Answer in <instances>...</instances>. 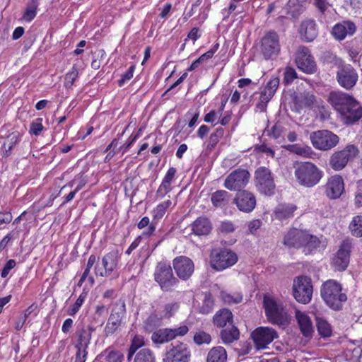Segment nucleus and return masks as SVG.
<instances>
[{"instance_id": "bf43d9fd", "label": "nucleus", "mask_w": 362, "mask_h": 362, "mask_svg": "<svg viewBox=\"0 0 362 362\" xmlns=\"http://www.w3.org/2000/svg\"><path fill=\"white\" fill-rule=\"evenodd\" d=\"M36 5L28 7L23 15V18L26 21H32L36 16Z\"/></svg>"}, {"instance_id": "680f3d73", "label": "nucleus", "mask_w": 362, "mask_h": 362, "mask_svg": "<svg viewBox=\"0 0 362 362\" xmlns=\"http://www.w3.org/2000/svg\"><path fill=\"white\" fill-rule=\"evenodd\" d=\"M223 134V129L221 128L216 129V132L211 134L209 142L212 147H214L218 142L219 138L221 137Z\"/></svg>"}, {"instance_id": "393cba45", "label": "nucleus", "mask_w": 362, "mask_h": 362, "mask_svg": "<svg viewBox=\"0 0 362 362\" xmlns=\"http://www.w3.org/2000/svg\"><path fill=\"white\" fill-rule=\"evenodd\" d=\"M353 98L351 95L346 93L332 91L329 94L328 101L340 114Z\"/></svg>"}, {"instance_id": "5701e85b", "label": "nucleus", "mask_w": 362, "mask_h": 362, "mask_svg": "<svg viewBox=\"0 0 362 362\" xmlns=\"http://www.w3.org/2000/svg\"><path fill=\"white\" fill-rule=\"evenodd\" d=\"M279 85V78L272 77L267 83L264 89L262 91L259 102L257 104V108L260 111H265L267 103L272 98Z\"/></svg>"}, {"instance_id": "f03ea898", "label": "nucleus", "mask_w": 362, "mask_h": 362, "mask_svg": "<svg viewBox=\"0 0 362 362\" xmlns=\"http://www.w3.org/2000/svg\"><path fill=\"white\" fill-rule=\"evenodd\" d=\"M294 176L300 186L313 187L322 177V172L311 162H300L294 165Z\"/></svg>"}, {"instance_id": "ea45409f", "label": "nucleus", "mask_w": 362, "mask_h": 362, "mask_svg": "<svg viewBox=\"0 0 362 362\" xmlns=\"http://www.w3.org/2000/svg\"><path fill=\"white\" fill-rule=\"evenodd\" d=\"M317 329L322 337H328L332 334V328L328 322L322 318L316 317Z\"/></svg>"}, {"instance_id": "603ef678", "label": "nucleus", "mask_w": 362, "mask_h": 362, "mask_svg": "<svg viewBox=\"0 0 362 362\" xmlns=\"http://www.w3.org/2000/svg\"><path fill=\"white\" fill-rule=\"evenodd\" d=\"M284 132V127L279 124H275L270 130H268V135L275 139H279Z\"/></svg>"}, {"instance_id": "6ab92c4d", "label": "nucleus", "mask_w": 362, "mask_h": 362, "mask_svg": "<svg viewBox=\"0 0 362 362\" xmlns=\"http://www.w3.org/2000/svg\"><path fill=\"white\" fill-rule=\"evenodd\" d=\"M337 81L346 90L353 88L358 81V74L351 65H342L337 74Z\"/></svg>"}, {"instance_id": "ddd939ff", "label": "nucleus", "mask_w": 362, "mask_h": 362, "mask_svg": "<svg viewBox=\"0 0 362 362\" xmlns=\"http://www.w3.org/2000/svg\"><path fill=\"white\" fill-rule=\"evenodd\" d=\"M190 351L186 344L176 341L171 344L163 362H189Z\"/></svg>"}, {"instance_id": "58836bf2", "label": "nucleus", "mask_w": 362, "mask_h": 362, "mask_svg": "<svg viewBox=\"0 0 362 362\" xmlns=\"http://www.w3.org/2000/svg\"><path fill=\"white\" fill-rule=\"evenodd\" d=\"M151 339L155 344H164L171 341V335L168 328L160 329L153 333Z\"/></svg>"}, {"instance_id": "f257e3e1", "label": "nucleus", "mask_w": 362, "mask_h": 362, "mask_svg": "<svg viewBox=\"0 0 362 362\" xmlns=\"http://www.w3.org/2000/svg\"><path fill=\"white\" fill-rule=\"evenodd\" d=\"M283 243L288 247H303L304 252L310 253L320 246V240L306 230L293 228L284 235Z\"/></svg>"}, {"instance_id": "13d9d810", "label": "nucleus", "mask_w": 362, "mask_h": 362, "mask_svg": "<svg viewBox=\"0 0 362 362\" xmlns=\"http://www.w3.org/2000/svg\"><path fill=\"white\" fill-rule=\"evenodd\" d=\"M84 301V297L81 295L76 300L73 306L69 310L68 313L69 315H74L79 310L80 307Z\"/></svg>"}, {"instance_id": "4c0bfd02", "label": "nucleus", "mask_w": 362, "mask_h": 362, "mask_svg": "<svg viewBox=\"0 0 362 362\" xmlns=\"http://www.w3.org/2000/svg\"><path fill=\"white\" fill-rule=\"evenodd\" d=\"M230 195L225 190H218L212 194L211 202L216 207H221L228 204Z\"/></svg>"}, {"instance_id": "3c124183", "label": "nucleus", "mask_w": 362, "mask_h": 362, "mask_svg": "<svg viewBox=\"0 0 362 362\" xmlns=\"http://www.w3.org/2000/svg\"><path fill=\"white\" fill-rule=\"evenodd\" d=\"M78 72L75 66H73L71 70L66 74L64 86L66 88H71L74 81L77 78Z\"/></svg>"}, {"instance_id": "f3484780", "label": "nucleus", "mask_w": 362, "mask_h": 362, "mask_svg": "<svg viewBox=\"0 0 362 362\" xmlns=\"http://www.w3.org/2000/svg\"><path fill=\"white\" fill-rule=\"evenodd\" d=\"M296 63L298 68L307 74L316 71L317 65L308 48L300 47L296 52Z\"/></svg>"}, {"instance_id": "0e129e2a", "label": "nucleus", "mask_w": 362, "mask_h": 362, "mask_svg": "<svg viewBox=\"0 0 362 362\" xmlns=\"http://www.w3.org/2000/svg\"><path fill=\"white\" fill-rule=\"evenodd\" d=\"M142 342L139 340L137 338H134L133 339L132 344L129 348V354H128V360L129 361L131 358L132 357L134 353L136 351V350L142 345Z\"/></svg>"}, {"instance_id": "4d7b16f0", "label": "nucleus", "mask_w": 362, "mask_h": 362, "mask_svg": "<svg viewBox=\"0 0 362 362\" xmlns=\"http://www.w3.org/2000/svg\"><path fill=\"white\" fill-rule=\"evenodd\" d=\"M314 2L315 6L322 14H324L331 6L328 0H314Z\"/></svg>"}, {"instance_id": "de8ad7c7", "label": "nucleus", "mask_w": 362, "mask_h": 362, "mask_svg": "<svg viewBox=\"0 0 362 362\" xmlns=\"http://www.w3.org/2000/svg\"><path fill=\"white\" fill-rule=\"evenodd\" d=\"M214 307V299L210 293H205L202 305L200 308V312L206 314L211 312Z\"/></svg>"}, {"instance_id": "864d4df0", "label": "nucleus", "mask_w": 362, "mask_h": 362, "mask_svg": "<svg viewBox=\"0 0 362 362\" xmlns=\"http://www.w3.org/2000/svg\"><path fill=\"white\" fill-rule=\"evenodd\" d=\"M297 78V73L295 69L291 67H287L284 72V83L286 84L291 83Z\"/></svg>"}, {"instance_id": "72a5a7b5", "label": "nucleus", "mask_w": 362, "mask_h": 362, "mask_svg": "<svg viewBox=\"0 0 362 362\" xmlns=\"http://www.w3.org/2000/svg\"><path fill=\"white\" fill-rule=\"evenodd\" d=\"M21 137V133L15 131L9 134L6 138V141L4 142L2 146L3 155L6 157L11 154L13 147L18 142Z\"/></svg>"}, {"instance_id": "338daca9", "label": "nucleus", "mask_w": 362, "mask_h": 362, "mask_svg": "<svg viewBox=\"0 0 362 362\" xmlns=\"http://www.w3.org/2000/svg\"><path fill=\"white\" fill-rule=\"evenodd\" d=\"M175 173L176 169L173 167L170 168L163 181L171 185V182L175 177Z\"/></svg>"}, {"instance_id": "c9c22d12", "label": "nucleus", "mask_w": 362, "mask_h": 362, "mask_svg": "<svg viewBox=\"0 0 362 362\" xmlns=\"http://www.w3.org/2000/svg\"><path fill=\"white\" fill-rule=\"evenodd\" d=\"M286 148L298 156L304 158H312L315 155V152L308 146H300L298 144L288 145Z\"/></svg>"}, {"instance_id": "5fc2aeb1", "label": "nucleus", "mask_w": 362, "mask_h": 362, "mask_svg": "<svg viewBox=\"0 0 362 362\" xmlns=\"http://www.w3.org/2000/svg\"><path fill=\"white\" fill-rule=\"evenodd\" d=\"M169 331L171 335V339L173 340L176 337L185 335L188 332L189 329L187 326L182 325L177 328L169 329Z\"/></svg>"}, {"instance_id": "20e7f679", "label": "nucleus", "mask_w": 362, "mask_h": 362, "mask_svg": "<svg viewBox=\"0 0 362 362\" xmlns=\"http://www.w3.org/2000/svg\"><path fill=\"white\" fill-rule=\"evenodd\" d=\"M263 305L268 320L272 324L283 325L287 320V313L283 303L270 296L265 295Z\"/></svg>"}, {"instance_id": "a211bd4d", "label": "nucleus", "mask_w": 362, "mask_h": 362, "mask_svg": "<svg viewBox=\"0 0 362 362\" xmlns=\"http://www.w3.org/2000/svg\"><path fill=\"white\" fill-rule=\"evenodd\" d=\"M119 254L118 250H112L102 258V265L95 268V274L100 276H108L117 268Z\"/></svg>"}, {"instance_id": "0eeeda50", "label": "nucleus", "mask_w": 362, "mask_h": 362, "mask_svg": "<svg viewBox=\"0 0 362 362\" xmlns=\"http://www.w3.org/2000/svg\"><path fill=\"white\" fill-rule=\"evenodd\" d=\"M237 261V255L230 250H214L211 254V266L217 271L228 268L235 264Z\"/></svg>"}, {"instance_id": "473e14b6", "label": "nucleus", "mask_w": 362, "mask_h": 362, "mask_svg": "<svg viewBox=\"0 0 362 362\" xmlns=\"http://www.w3.org/2000/svg\"><path fill=\"white\" fill-rule=\"evenodd\" d=\"M213 320L217 327H223L227 323L232 324L233 314L228 309L223 308L215 314Z\"/></svg>"}, {"instance_id": "7ed1b4c3", "label": "nucleus", "mask_w": 362, "mask_h": 362, "mask_svg": "<svg viewBox=\"0 0 362 362\" xmlns=\"http://www.w3.org/2000/svg\"><path fill=\"white\" fill-rule=\"evenodd\" d=\"M341 286L334 280L325 281L321 288V296L326 304L334 310H339L346 301V295L341 292Z\"/></svg>"}, {"instance_id": "6e6552de", "label": "nucleus", "mask_w": 362, "mask_h": 362, "mask_svg": "<svg viewBox=\"0 0 362 362\" xmlns=\"http://www.w3.org/2000/svg\"><path fill=\"white\" fill-rule=\"evenodd\" d=\"M293 294L298 302L308 303L313 294L310 279L307 276H298L295 279L293 284Z\"/></svg>"}, {"instance_id": "e2e57ef3", "label": "nucleus", "mask_w": 362, "mask_h": 362, "mask_svg": "<svg viewBox=\"0 0 362 362\" xmlns=\"http://www.w3.org/2000/svg\"><path fill=\"white\" fill-rule=\"evenodd\" d=\"M219 231L223 233H229L235 230L234 225L230 221L222 222L219 228Z\"/></svg>"}, {"instance_id": "b1692460", "label": "nucleus", "mask_w": 362, "mask_h": 362, "mask_svg": "<svg viewBox=\"0 0 362 362\" xmlns=\"http://www.w3.org/2000/svg\"><path fill=\"white\" fill-rule=\"evenodd\" d=\"M344 191V184L342 177L340 175L331 177L325 186V192L330 199H337L340 197Z\"/></svg>"}, {"instance_id": "423d86ee", "label": "nucleus", "mask_w": 362, "mask_h": 362, "mask_svg": "<svg viewBox=\"0 0 362 362\" xmlns=\"http://www.w3.org/2000/svg\"><path fill=\"white\" fill-rule=\"evenodd\" d=\"M310 139L313 146L320 151H328L339 143V137L328 130H319L310 134Z\"/></svg>"}, {"instance_id": "dca6fc26", "label": "nucleus", "mask_w": 362, "mask_h": 362, "mask_svg": "<svg viewBox=\"0 0 362 362\" xmlns=\"http://www.w3.org/2000/svg\"><path fill=\"white\" fill-rule=\"evenodd\" d=\"M251 337L257 349L267 347L274 339L278 338L277 332L271 327H261L255 329Z\"/></svg>"}, {"instance_id": "09e8293b", "label": "nucleus", "mask_w": 362, "mask_h": 362, "mask_svg": "<svg viewBox=\"0 0 362 362\" xmlns=\"http://www.w3.org/2000/svg\"><path fill=\"white\" fill-rule=\"evenodd\" d=\"M106 362H122L124 356L119 351H105Z\"/></svg>"}, {"instance_id": "f704fd0d", "label": "nucleus", "mask_w": 362, "mask_h": 362, "mask_svg": "<svg viewBox=\"0 0 362 362\" xmlns=\"http://www.w3.org/2000/svg\"><path fill=\"white\" fill-rule=\"evenodd\" d=\"M227 354L223 347L216 346L208 353L207 362H226Z\"/></svg>"}, {"instance_id": "e433bc0d", "label": "nucleus", "mask_w": 362, "mask_h": 362, "mask_svg": "<svg viewBox=\"0 0 362 362\" xmlns=\"http://www.w3.org/2000/svg\"><path fill=\"white\" fill-rule=\"evenodd\" d=\"M240 332L235 326L226 327L221 332V338L223 343L230 344L239 338Z\"/></svg>"}, {"instance_id": "6e6d98bb", "label": "nucleus", "mask_w": 362, "mask_h": 362, "mask_svg": "<svg viewBox=\"0 0 362 362\" xmlns=\"http://www.w3.org/2000/svg\"><path fill=\"white\" fill-rule=\"evenodd\" d=\"M171 185L162 182L161 185L158 187L156 192V196L158 198H163L165 195L171 190Z\"/></svg>"}, {"instance_id": "f8f14e48", "label": "nucleus", "mask_w": 362, "mask_h": 362, "mask_svg": "<svg viewBox=\"0 0 362 362\" xmlns=\"http://www.w3.org/2000/svg\"><path fill=\"white\" fill-rule=\"evenodd\" d=\"M352 248V244L350 240H344L337 252L332 259V266L336 271H344L349 264L350 259V254Z\"/></svg>"}, {"instance_id": "c756f323", "label": "nucleus", "mask_w": 362, "mask_h": 362, "mask_svg": "<svg viewBox=\"0 0 362 362\" xmlns=\"http://www.w3.org/2000/svg\"><path fill=\"white\" fill-rule=\"evenodd\" d=\"M296 317L303 336L305 337H312L314 329L310 318L300 311H296Z\"/></svg>"}, {"instance_id": "774afa93", "label": "nucleus", "mask_w": 362, "mask_h": 362, "mask_svg": "<svg viewBox=\"0 0 362 362\" xmlns=\"http://www.w3.org/2000/svg\"><path fill=\"white\" fill-rule=\"evenodd\" d=\"M75 362H85L87 356L86 349H77Z\"/></svg>"}, {"instance_id": "052dcab7", "label": "nucleus", "mask_w": 362, "mask_h": 362, "mask_svg": "<svg viewBox=\"0 0 362 362\" xmlns=\"http://www.w3.org/2000/svg\"><path fill=\"white\" fill-rule=\"evenodd\" d=\"M255 149L259 152H262V153L267 154V156H270L271 158L274 157V154H275L274 151L272 148L267 146L264 144L257 146L255 147Z\"/></svg>"}, {"instance_id": "39448f33", "label": "nucleus", "mask_w": 362, "mask_h": 362, "mask_svg": "<svg viewBox=\"0 0 362 362\" xmlns=\"http://www.w3.org/2000/svg\"><path fill=\"white\" fill-rule=\"evenodd\" d=\"M358 152L356 146L348 145L341 151H336L331 156L329 165L334 170H341L345 168L349 160L356 157Z\"/></svg>"}, {"instance_id": "c03bdc74", "label": "nucleus", "mask_w": 362, "mask_h": 362, "mask_svg": "<svg viewBox=\"0 0 362 362\" xmlns=\"http://www.w3.org/2000/svg\"><path fill=\"white\" fill-rule=\"evenodd\" d=\"M299 103L304 106L312 107L316 102V99L313 93L309 91H304L297 97Z\"/></svg>"}, {"instance_id": "37998d69", "label": "nucleus", "mask_w": 362, "mask_h": 362, "mask_svg": "<svg viewBox=\"0 0 362 362\" xmlns=\"http://www.w3.org/2000/svg\"><path fill=\"white\" fill-rule=\"evenodd\" d=\"M351 234L356 237H362V216H355L349 224Z\"/></svg>"}, {"instance_id": "2eb2a0df", "label": "nucleus", "mask_w": 362, "mask_h": 362, "mask_svg": "<svg viewBox=\"0 0 362 362\" xmlns=\"http://www.w3.org/2000/svg\"><path fill=\"white\" fill-rule=\"evenodd\" d=\"M125 311V304L124 302L115 304L105 327V333L107 337L113 334L122 325Z\"/></svg>"}, {"instance_id": "49530a36", "label": "nucleus", "mask_w": 362, "mask_h": 362, "mask_svg": "<svg viewBox=\"0 0 362 362\" xmlns=\"http://www.w3.org/2000/svg\"><path fill=\"white\" fill-rule=\"evenodd\" d=\"M170 200H167L159 205L153 211V220L161 218L165 214L166 209L170 206Z\"/></svg>"}, {"instance_id": "aec40b11", "label": "nucleus", "mask_w": 362, "mask_h": 362, "mask_svg": "<svg viewBox=\"0 0 362 362\" xmlns=\"http://www.w3.org/2000/svg\"><path fill=\"white\" fill-rule=\"evenodd\" d=\"M173 267L177 276L182 280L189 279L194 271V265L191 259L180 256L174 259Z\"/></svg>"}, {"instance_id": "bb28decb", "label": "nucleus", "mask_w": 362, "mask_h": 362, "mask_svg": "<svg viewBox=\"0 0 362 362\" xmlns=\"http://www.w3.org/2000/svg\"><path fill=\"white\" fill-rule=\"evenodd\" d=\"M95 328L92 325L83 326L76 332L77 349H87Z\"/></svg>"}, {"instance_id": "1a4fd4ad", "label": "nucleus", "mask_w": 362, "mask_h": 362, "mask_svg": "<svg viewBox=\"0 0 362 362\" xmlns=\"http://www.w3.org/2000/svg\"><path fill=\"white\" fill-rule=\"evenodd\" d=\"M154 276L155 280L159 284L161 289L165 291H170L178 282L173 274L171 267L165 263H158Z\"/></svg>"}, {"instance_id": "9b49d317", "label": "nucleus", "mask_w": 362, "mask_h": 362, "mask_svg": "<svg viewBox=\"0 0 362 362\" xmlns=\"http://www.w3.org/2000/svg\"><path fill=\"white\" fill-rule=\"evenodd\" d=\"M260 52L266 59H272L279 54L280 45L276 33L269 31L262 38Z\"/></svg>"}, {"instance_id": "4be33fe9", "label": "nucleus", "mask_w": 362, "mask_h": 362, "mask_svg": "<svg viewBox=\"0 0 362 362\" xmlns=\"http://www.w3.org/2000/svg\"><path fill=\"white\" fill-rule=\"evenodd\" d=\"M346 124H354L362 118V106L354 98L340 113Z\"/></svg>"}, {"instance_id": "4468645a", "label": "nucleus", "mask_w": 362, "mask_h": 362, "mask_svg": "<svg viewBox=\"0 0 362 362\" xmlns=\"http://www.w3.org/2000/svg\"><path fill=\"white\" fill-rule=\"evenodd\" d=\"M250 177V173L247 170L238 168L227 176L224 187L229 190H238L247 185Z\"/></svg>"}, {"instance_id": "7c9ffc66", "label": "nucleus", "mask_w": 362, "mask_h": 362, "mask_svg": "<svg viewBox=\"0 0 362 362\" xmlns=\"http://www.w3.org/2000/svg\"><path fill=\"white\" fill-rule=\"evenodd\" d=\"M192 230L197 235H206L210 233L211 224L208 218L199 217L192 223Z\"/></svg>"}, {"instance_id": "8fccbe9b", "label": "nucleus", "mask_w": 362, "mask_h": 362, "mask_svg": "<svg viewBox=\"0 0 362 362\" xmlns=\"http://www.w3.org/2000/svg\"><path fill=\"white\" fill-rule=\"evenodd\" d=\"M211 340V338L210 334L205 332L204 331H198L194 336V341L198 345L209 344Z\"/></svg>"}, {"instance_id": "79ce46f5", "label": "nucleus", "mask_w": 362, "mask_h": 362, "mask_svg": "<svg viewBox=\"0 0 362 362\" xmlns=\"http://www.w3.org/2000/svg\"><path fill=\"white\" fill-rule=\"evenodd\" d=\"M134 362H155V356L150 349H143L136 354Z\"/></svg>"}, {"instance_id": "c85d7f7f", "label": "nucleus", "mask_w": 362, "mask_h": 362, "mask_svg": "<svg viewBox=\"0 0 362 362\" xmlns=\"http://www.w3.org/2000/svg\"><path fill=\"white\" fill-rule=\"evenodd\" d=\"M356 25L353 22L344 21L334 26L332 34L337 40H341L347 35H352L356 32Z\"/></svg>"}, {"instance_id": "cd10ccee", "label": "nucleus", "mask_w": 362, "mask_h": 362, "mask_svg": "<svg viewBox=\"0 0 362 362\" xmlns=\"http://www.w3.org/2000/svg\"><path fill=\"white\" fill-rule=\"evenodd\" d=\"M299 33L305 41L312 42L317 35L315 22L311 19L303 21L300 24Z\"/></svg>"}, {"instance_id": "2f4dec72", "label": "nucleus", "mask_w": 362, "mask_h": 362, "mask_svg": "<svg viewBox=\"0 0 362 362\" xmlns=\"http://www.w3.org/2000/svg\"><path fill=\"white\" fill-rule=\"evenodd\" d=\"M296 210L297 206L293 204H281L276 206L274 214L278 219H287L293 216Z\"/></svg>"}, {"instance_id": "9d476101", "label": "nucleus", "mask_w": 362, "mask_h": 362, "mask_svg": "<svg viewBox=\"0 0 362 362\" xmlns=\"http://www.w3.org/2000/svg\"><path fill=\"white\" fill-rule=\"evenodd\" d=\"M255 183L257 189L266 195L272 194L275 189L271 171L265 167H260L255 171Z\"/></svg>"}, {"instance_id": "412c9836", "label": "nucleus", "mask_w": 362, "mask_h": 362, "mask_svg": "<svg viewBox=\"0 0 362 362\" xmlns=\"http://www.w3.org/2000/svg\"><path fill=\"white\" fill-rule=\"evenodd\" d=\"M234 203L240 211L249 213L255 207L256 198L255 195L249 191L239 190L234 198Z\"/></svg>"}, {"instance_id": "a19ab883", "label": "nucleus", "mask_w": 362, "mask_h": 362, "mask_svg": "<svg viewBox=\"0 0 362 362\" xmlns=\"http://www.w3.org/2000/svg\"><path fill=\"white\" fill-rule=\"evenodd\" d=\"M304 0H288L286 5L288 13H291L293 16L299 14L303 11Z\"/></svg>"}, {"instance_id": "a18cd8bd", "label": "nucleus", "mask_w": 362, "mask_h": 362, "mask_svg": "<svg viewBox=\"0 0 362 362\" xmlns=\"http://www.w3.org/2000/svg\"><path fill=\"white\" fill-rule=\"evenodd\" d=\"M221 298L222 300L227 304L239 303L243 299V297L240 293H235L231 294L226 291L221 292Z\"/></svg>"}, {"instance_id": "69168bd1", "label": "nucleus", "mask_w": 362, "mask_h": 362, "mask_svg": "<svg viewBox=\"0 0 362 362\" xmlns=\"http://www.w3.org/2000/svg\"><path fill=\"white\" fill-rule=\"evenodd\" d=\"M16 266V262L13 259L8 260L1 271V276L5 278L8 274L10 270Z\"/></svg>"}, {"instance_id": "a878e982", "label": "nucleus", "mask_w": 362, "mask_h": 362, "mask_svg": "<svg viewBox=\"0 0 362 362\" xmlns=\"http://www.w3.org/2000/svg\"><path fill=\"white\" fill-rule=\"evenodd\" d=\"M180 305L177 303H170L165 305L159 315L152 314L146 320V323L156 325L162 319H169L175 315Z\"/></svg>"}]
</instances>
